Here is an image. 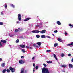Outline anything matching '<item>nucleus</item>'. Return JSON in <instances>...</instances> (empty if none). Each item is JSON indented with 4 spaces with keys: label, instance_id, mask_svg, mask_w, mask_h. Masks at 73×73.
Here are the masks:
<instances>
[{
    "label": "nucleus",
    "instance_id": "48",
    "mask_svg": "<svg viewBox=\"0 0 73 73\" xmlns=\"http://www.w3.org/2000/svg\"><path fill=\"white\" fill-rule=\"evenodd\" d=\"M34 59H35V57H33L32 58V60H34Z\"/></svg>",
    "mask_w": 73,
    "mask_h": 73
},
{
    "label": "nucleus",
    "instance_id": "10",
    "mask_svg": "<svg viewBox=\"0 0 73 73\" xmlns=\"http://www.w3.org/2000/svg\"><path fill=\"white\" fill-rule=\"evenodd\" d=\"M69 68H73V65L72 64H70L69 65Z\"/></svg>",
    "mask_w": 73,
    "mask_h": 73
},
{
    "label": "nucleus",
    "instance_id": "8",
    "mask_svg": "<svg viewBox=\"0 0 73 73\" xmlns=\"http://www.w3.org/2000/svg\"><path fill=\"white\" fill-rule=\"evenodd\" d=\"M19 46L20 47H21L22 48H25V45H23V44L22 45H20Z\"/></svg>",
    "mask_w": 73,
    "mask_h": 73
},
{
    "label": "nucleus",
    "instance_id": "13",
    "mask_svg": "<svg viewBox=\"0 0 73 73\" xmlns=\"http://www.w3.org/2000/svg\"><path fill=\"white\" fill-rule=\"evenodd\" d=\"M71 45V46H73V42H72L71 44H69L67 45V46H70Z\"/></svg>",
    "mask_w": 73,
    "mask_h": 73
},
{
    "label": "nucleus",
    "instance_id": "14",
    "mask_svg": "<svg viewBox=\"0 0 73 73\" xmlns=\"http://www.w3.org/2000/svg\"><path fill=\"white\" fill-rule=\"evenodd\" d=\"M7 71V69H5L4 70H3L2 71V73H5V72Z\"/></svg>",
    "mask_w": 73,
    "mask_h": 73
},
{
    "label": "nucleus",
    "instance_id": "29",
    "mask_svg": "<svg viewBox=\"0 0 73 73\" xmlns=\"http://www.w3.org/2000/svg\"><path fill=\"white\" fill-rule=\"evenodd\" d=\"M3 24H4L3 23L0 22V25H3Z\"/></svg>",
    "mask_w": 73,
    "mask_h": 73
},
{
    "label": "nucleus",
    "instance_id": "44",
    "mask_svg": "<svg viewBox=\"0 0 73 73\" xmlns=\"http://www.w3.org/2000/svg\"><path fill=\"white\" fill-rule=\"evenodd\" d=\"M42 25V24L41 23H40V25H39V26H41V25Z\"/></svg>",
    "mask_w": 73,
    "mask_h": 73
},
{
    "label": "nucleus",
    "instance_id": "15",
    "mask_svg": "<svg viewBox=\"0 0 73 73\" xmlns=\"http://www.w3.org/2000/svg\"><path fill=\"white\" fill-rule=\"evenodd\" d=\"M36 44L38 45L39 46H40L41 45V42H38L36 43Z\"/></svg>",
    "mask_w": 73,
    "mask_h": 73
},
{
    "label": "nucleus",
    "instance_id": "54",
    "mask_svg": "<svg viewBox=\"0 0 73 73\" xmlns=\"http://www.w3.org/2000/svg\"><path fill=\"white\" fill-rule=\"evenodd\" d=\"M35 47H38V46L36 45L35 46Z\"/></svg>",
    "mask_w": 73,
    "mask_h": 73
},
{
    "label": "nucleus",
    "instance_id": "24",
    "mask_svg": "<svg viewBox=\"0 0 73 73\" xmlns=\"http://www.w3.org/2000/svg\"><path fill=\"white\" fill-rule=\"evenodd\" d=\"M19 31V30H18V29H16L14 31V32L15 33L17 32H18Z\"/></svg>",
    "mask_w": 73,
    "mask_h": 73
},
{
    "label": "nucleus",
    "instance_id": "25",
    "mask_svg": "<svg viewBox=\"0 0 73 73\" xmlns=\"http://www.w3.org/2000/svg\"><path fill=\"white\" fill-rule=\"evenodd\" d=\"M16 43H19V39H17L16 41Z\"/></svg>",
    "mask_w": 73,
    "mask_h": 73
},
{
    "label": "nucleus",
    "instance_id": "37",
    "mask_svg": "<svg viewBox=\"0 0 73 73\" xmlns=\"http://www.w3.org/2000/svg\"><path fill=\"white\" fill-rule=\"evenodd\" d=\"M5 8H7V5H5Z\"/></svg>",
    "mask_w": 73,
    "mask_h": 73
},
{
    "label": "nucleus",
    "instance_id": "55",
    "mask_svg": "<svg viewBox=\"0 0 73 73\" xmlns=\"http://www.w3.org/2000/svg\"><path fill=\"white\" fill-rule=\"evenodd\" d=\"M52 35L53 36H54V34H52Z\"/></svg>",
    "mask_w": 73,
    "mask_h": 73
},
{
    "label": "nucleus",
    "instance_id": "11",
    "mask_svg": "<svg viewBox=\"0 0 73 73\" xmlns=\"http://www.w3.org/2000/svg\"><path fill=\"white\" fill-rule=\"evenodd\" d=\"M54 57L56 59V60H57V58L56 57V54H53Z\"/></svg>",
    "mask_w": 73,
    "mask_h": 73
},
{
    "label": "nucleus",
    "instance_id": "19",
    "mask_svg": "<svg viewBox=\"0 0 73 73\" xmlns=\"http://www.w3.org/2000/svg\"><path fill=\"white\" fill-rule=\"evenodd\" d=\"M46 62H47V63H48V64H50L52 63V61H47Z\"/></svg>",
    "mask_w": 73,
    "mask_h": 73
},
{
    "label": "nucleus",
    "instance_id": "47",
    "mask_svg": "<svg viewBox=\"0 0 73 73\" xmlns=\"http://www.w3.org/2000/svg\"><path fill=\"white\" fill-rule=\"evenodd\" d=\"M33 66H34V67H35V64L34 63L33 64Z\"/></svg>",
    "mask_w": 73,
    "mask_h": 73
},
{
    "label": "nucleus",
    "instance_id": "22",
    "mask_svg": "<svg viewBox=\"0 0 73 73\" xmlns=\"http://www.w3.org/2000/svg\"><path fill=\"white\" fill-rule=\"evenodd\" d=\"M36 37L37 38H40V36L39 35H36Z\"/></svg>",
    "mask_w": 73,
    "mask_h": 73
},
{
    "label": "nucleus",
    "instance_id": "17",
    "mask_svg": "<svg viewBox=\"0 0 73 73\" xmlns=\"http://www.w3.org/2000/svg\"><path fill=\"white\" fill-rule=\"evenodd\" d=\"M61 67H62V68H66V66H67V65H62L61 66Z\"/></svg>",
    "mask_w": 73,
    "mask_h": 73
},
{
    "label": "nucleus",
    "instance_id": "39",
    "mask_svg": "<svg viewBox=\"0 0 73 73\" xmlns=\"http://www.w3.org/2000/svg\"><path fill=\"white\" fill-rule=\"evenodd\" d=\"M46 37H47V38H50V37L49 36H47Z\"/></svg>",
    "mask_w": 73,
    "mask_h": 73
},
{
    "label": "nucleus",
    "instance_id": "38",
    "mask_svg": "<svg viewBox=\"0 0 73 73\" xmlns=\"http://www.w3.org/2000/svg\"><path fill=\"white\" fill-rule=\"evenodd\" d=\"M36 27H40V25H36Z\"/></svg>",
    "mask_w": 73,
    "mask_h": 73
},
{
    "label": "nucleus",
    "instance_id": "40",
    "mask_svg": "<svg viewBox=\"0 0 73 73\" xmlns=\"http://www.w3.org/2000/svg\"><path fill=\"white\" fill-rule=\"evenodd\" d=\"M36 44H34L33 45V46H34V47H36Z\"/></svg>",
    "mask_w": 73,
    "mask_h": 73
},
{
    "label": "nucleus",
    "instance_id": "34",
    "mask_svg": "<svg viewBox=\"0 0 73 73\" xmlns=\"http://www.w3.org/2000/svg\"><path fill=\"white\" fill-rule=\"evenodd\" d=\"M11 6H12L13 8H15V6L13 5V4H11Z\"/></svg>",
    "mask_w": 73,
    "mask_h": 73
},
{
    "label": "nucleus",
    "instance_id": "21",
    "mask_svg": "<svg viewBox=\"0 0 73 73\" xmlns=\"http://www.w3.org/2000/svg\"><path fill=\"white\" fill-rule=\"evenodd\" d=\"M57 45H58V44L55 43L54 44V47H56V46H57Z\"/></svg>",
    "mask_w": 73,
    "mask_h": 73
},
{
    "label": "nucleus",
    "instance_id": "43",
    "mask_svg": "<svg viewBox=\"0 0 73 73\" xmlns=\"http://www.w3.org/2000/svg\"><path fill=\"white\" fill-rule=\"evenodd\" d=\"M24 57L23 56H22L21 57V58H24Z\"/></svg>",
    "mask_w": 73,
    "mask_h": 73
},
{
    "label": "nucleus",
    "instance_id": "31",
    "mask_svg": "<svg viewBox=\"0 0 73 73\" xmlns=\"http://www.w3.org/2000/svg\"><path fill=\"white\" fill-rule=\"evenodd\" d=\"M22 51L23 53H25V50H24V49H22Z\"/></svg>",
    "mask_w": 73,
    "mask_h": 73
},
{
    "label": "nucleus",
    "instance_id": "51",
    "mask_svg": "<svg viewBox=\"0 0 73 73\" xmlns=\"http://www.w3.org/2000/svg\"><path fill=\"white\" fill-rule=\"evenodd\" d=\"M26 47L27 48H29V47L27 46H26Z\"/></svg>",
    "mask_w": 73,
    "mask_h": 73
},
{
    "label": "nucleus",
    "instance_id": "56",
    "mask_svg": "<svg viewBox=\"0 0 73 73\" xmlns=\"http://www.w3.org/2000/svg\"><path fill=\"white\" fill-rule=\"evenodd\" d=\"M20 27H19V28H18V29H20Z\"/></svg>",
    "mask_w": 73,
    "mask_h": 73
},
{
    "label": "nucleus",
    "instance_id": "9",
    "mask_svg": "<svg viewBox=\"0 0 73 73\" xmlns=\"http://www.w3.org/2000/svg\"><path fill=\"white\" fill-rule=\"evenodd\" d=\"M24 68H22L21 69V73H24Z\"/></svg>",
    "mask_w": 73,
    "mask_h": 73
},
{
    "label": "nucleus",
    "instance_id": "49",
    "mask_svg": "<svg viewBox=\"0 0 73 73\" xmlns=\"http://www.w3.org/2000/svg\"><path fill=\"white\" fill-rule=\"evenodd\" d=\"M71 62H73V58H72L71 60Z\"/></svg>",
    "mask_w": 73,
    "mask_h": 73
},
{
    "label": "nucleus",
    "instance_id": "46",
    "mask_svg": "<svg viewBox=\"0 0 73 73\" xmlns=\"http://www.w3.org/2000/svg\"><path fill=\"white\" fill-rule=\"evenodd\" d=\"M20 38H24V37H23V36H21L20 37Z\"/></svg>",
    "mask_w": 73,
    "mask_h": 73
},
{
    "label": "nucleus",
    "instance_id": "33",
    "mask_svg": "<svg viewBox=\"0 0 73 73\" xmlns=\"http://www.w3.org/2000/svg\"><path fill=\"white\" fill-rule=\"evenodd\" d=\"M35 68L36 69H38V66H36L35 67Z\"/></svg>",
    "mask_w": 73,
    "mask_h": 73
},
{
    "label": "nucleus",
    "instance_id": "50",
    "mask_svg": "<svg viewBox=\"0 0 73 73\" xmlns=\"http://www.w3.org/2000/svg\"><path fill=\"white\" fill-rule=\"evenodd\" d=\"M17 23L18 24H19V23H20V22H19V21H17Z\"/></svg>",
    "mask_w": 73,
    "mask_h": 73
},
{
    "label": "nucleus",
    "instance_id": "1",
    "mask_svg": "<svg viewBox=\"0 0 73 73\" xmlns=\"http://www.w3.org/2000/svg\"><path fill=\"white\" fill-rule=\"evenodd\" d=\"M46 32V30H43L41 31H40L39 30H33L32 31L33 33H38L39 32H40L42 34H43V33H45Z\"/></svg>",
    "mask_w": 73,
    "mask_h": 73
},
{
    "label": "nucleus",
    "instance_id": "3",
    "mask_svg": "<svg viewBox=\"0 0 73 73\" xmlns=\"http://www.w3.org/2000/svg\"><path fill=\"white\" fill-rule=\"evenodd\" d=\"M42 73H49V70L47 68H46L44 67L42 69Z\"/></svg>",
    "mask_w": 73,
    "mask_h": 73
},
{
    "label": "nucleus",
    "instance_id": "16",
    "mask_svg": "<svg viewBox=\"0 0 73 73\" xmlns=\"http://www.w3.org/2000/svg\"><path fill=\"white\" fill-rule=\"evenodd\" d=\"M1 66L3 68L4 67V66H5V63H2L1 65Z\"/></svg>",
    "mask_w": 73,
    "mask_h": 73
},
{
    "label": "nucleus",
    "instance_id": "5",
    "mask_svg": "<svg viewBox=\"0 0 73 73\" xmlns=\"http://www.w3.org/2000/svg\"><path fill=\"white\" fill-rule=\"evenodd\" d=\"M1 42H3L4 44H6L7 42V41H6L5 40L2 39L1 40Z\"/></svg>",
    "mask_w": 73,
    "mask_h": 73
},
{
    "label": "nucleus",
    "instance_id": "57",
    "mask_svg": "<svg viewBox=\"0 0 73 73\" xmlns=\"http://www.w3.org/2000/svg\"><path fill=\"white\" fill-rule=\"evenodd\" d=\"M51 57H53V55H52V56H51Z\"/></svg>",
    "mask_w": 73,
    "mask_h": 73
},
{
    "label": "nucleus",
    "instance_id": "12",
    "mask_svg": "<svg viewBox=\"0 0 73 73\" xmlns=\"http://www.w3.org/2000/svg\"><path fill=\"white\" fill-rule=\"evenodd\" d=\"M41 37L42 38H45V37H46V36H45L44 35H42L41 36Z\"/></svg>",
    "mask_w": 73,
    "mask_h": 73
},
{
    "label": "nucleus",
    "instance_id": "26",
    "mask_svg": "<svg viewBox=\"0 0 73 73\" xmlns=\"http://www.w3.org/2000/svg\"><path fill=\"white\" fill-rule=\"evenodd\" d=\"M61 57H64V53H62L61 54Z\"/></svg>",
    "mask_w": 73,
    "mask_h": 73
},
{
    "label": "nucleus",
    "instance_id": "27",
    "mask_svg": "<svg viewBox=\"0 0 73 73\" xmlns=\"http://www.w3.org/2000/svg\"><path fill=\"white\" fill-rule=\"evenodd\" d=\"M43 65L44 67H46L47 66V65L45 63L43 64Z\"/></svg>",
    "mask_w": 73,
    "mask_h": 73
},
{
    "label": "nucleus",
    "instance_id": "32",
    "mask_svg": "<svg viewBox=\"0 0 73 73\" xmlns=\"http://www.w3.org/2000/svg\"><path fill=\"white\" fill-rule=\"evenodd\" d=\"M57 32H58V31H57V30H55L54 31V33H57Z\"/></svg>",
    "mask_w": 73,
    "mask_h": 73
},
{
    "label": "nucleus",
    "instance_id": "52",
    "mask_svg": "<svg viewBox=\"0 0 73 73\" xmlns=\"http://www.w3.org/2000/svg\"><path fill=\"white\" fill-rule=\"evenodd\" d=\"M30 48L31 49H32L33 48L32 47H30Z\"/></svg>",
    "mask_w": 73,
    "mask_h": 73
},
{
    "label": "nucleus",
    "instance_id": "58",
    "mask_svg": "<svg viewBox=\"0 0 73 73\" xmlns=\"http://www.w3.org/2000/svg\"><path fill=\"white\" fill-rule=\"evenodd\" d=\"M33 72H35V70H33Z\"/></svg>",
    "mask_w": 73,
    "mask_h": 73
},
{
    "label": "nucleus",
    "instance_id": "18",
    "mask_svg": "<svg viewBox=\"0 0 73 73\" xmlns=\"http://www.w3.org/2000/svg\"><path fill=\"white\" fill-rule=\"evenodd\" d=\"M57 40L59 41V42H62V40L60 38H58Z\"/></svg>",
    "mask_w": 73,
    "mask_h": 73
},
{
    "label": "nucleus",
    "instance_id": "35",
    "mask_svg": "<svg viewBox=\"0 0 73 73\" xmlns=\"http://www.w3.org/2000/svg\"><path fill=\"white\" fill-rule=\"evenodd\" d=\"M0 46L1 47H2V46H3V45H2V44H1V42H0Z\"/></svg>",
    "mask_w": 73,
    "mask_h": 73
},
{
    "label": "nucleus",
    "instance_id": "4",
    "mask_svg": "<svg viewBox=\"0 0 73 73\" xmlns=\"http://www.w3.org/2000/svg\"><path fill=\"white\" fill-rule=\"evenodd\" d=\"M18 16V19L19 21H21V14H19Z\"/></svg>",
    "mask_w": 73,
    "mask_h": 73
},
{
    "label": "nucleus",
    "instance_id": "20",
    "mask_svg": "<svg viewBox=\"0 0 73 73\" xmlns=\"http://www.w3.org/2000/svg\"><path fill=\"white\" fill-rule=\"evenodd\" d=\"M57 23L58 25H61V23L58 21H57Z\"/></svg>",
    "mask_w": 73,
    "mask_h": 73
},
{
    "label": "nucleus",
    "instance_id": "7",
    "mask_svg": "<svg viewBox=\"0 0 73 73\" xmlns=\"http://www.w3.org/2000/svg\"><path fill=\"white\" fill-rule=\"evenodd\" d=\"M31 19V18H27L25 19L24 20V21H27Z\"/></svg>",
    "mask_w": 73,
    "mask_h": 73
},
{
    "label": "nucleus",
    "instance_id": "45",
    "mask_svg": "<svg viewBox=\"0 0 73 73\" xmlns=\"http://www.w3.org/2000/svg\"><path fill=\"white\" fill-rule=\"evenodd\" d=\"M65 34L66 35H68V33H67L66 32H65Z\"/></svg>",
    "mask_w": 73,
    "mask_h": 73
},
{
    "label": "nucleus",
    "instance_id": "41",
    "mask_svg": "<svg viewBox=\"0 0 73 73\" xmlns=\"http://www.w3.org/2000/svg\"><path fill=\"white\" fill-rule=\"evenodd\" d=\"M4 13H3V12H1V14L2 15H3V14Z\"/></svg>",
    "mask_w": 73,
    "mask_h": 73
},
{
    "label": "nucleus",
    "instance_id": "2",
    "mask_svg": "<svg viewBox=\"0 0 73 73\" xmlns=\"http://www.w3.org/2000/svg\"><path fill=\"white\" fill-rule=\"evenodd\" d=\"M10 70L11 71L12 73H13L15 72V68H12V67H10L9 69H7L6 70L7 72V73H10Z\"/></svg>",
    "mask_w": 73,
    "mask_h": 73
},
{
    "label": "nucleus",
    "instance_id": "53",
    "mask_svg": "<svg viewBox=\"0 0 73 73\" xmlns=\"http://www.w3.org/2000/svg\"><path fill=\"white\" fill-rule=\"evenodd\" d=\"M2 60H3L2 58H0V61H2Z\"/></svg>",
    "mask_w": 73,
    "mask_h": 73
},
{
    "label": "nucleus",
    "instance_id": "30",
    "mask_svg": "<svg viewBox=\"0 0 73 73\" xmlns=\"http://www.w3.org/2000/svg\"><path fill=\"white\" fill-rule=\"evenodd\" d=\"M47 52H48V53H49L51 51L50 50H47L46 51Z\"/></svg>",
    "mask_w": 73,
    "mask_h": 73
},
{
    "label": "nucleus",
    "instance_id": "6",
    "mask_svg": "<svg viewBox=\"0 0 73 73\" xmlns=\"http://www.w3.org/2000/svg\"><path fill=\"white\" fill-rule=\"evenodd\" d=\"M19 64H23L24 63V61L23 60H20L19 61Z\"/></svg>",
    "mask_w": 73,
    "mask_h": 73
},
{
    "label": "nucleus",
    "instance_id": "23",
    "mask_svg": "<svg viewBox=\"0 0 73 73\" xmlns=\"http://www.w3.org/2000/svg\"><path fill=\"white\" fill-rule=\"evenodd\" d=\"M69 26H70V27H72V28H73V24L72 25L71 24H69Z\"/></svg>",
    "mask_w": 73,
    "mask_h": 73
},
{
    "label": "nucleus",
    "instance_id": "42",
    "mask_svg": "<svg viewBox=\"0 0 73 73\" xmlns=\"http://www.w3.org/2000/svg\"><path fill=\"white\" fill-rule=\"evenodd\" d=\"M9 36H10V37H13V36L12 35H10V34H9Z\"/></svg>",
    "mask_w": 73,
    "mask_h": 73
},
{
    "label": "nucleus",
    "instance_id": "28",
    "mask_svg": "<svg viewBox=\"0 0 73 73\" xmlns=\"http://www.w3.org/2000/svg\"><path fill=\"white\" fill-rule=\"evenodd\" d=\"M20 32H22L23 31V29L21 28L20 30H19Z\"/></svg>",
    "mask_w": 73,
    "mask_h": 73
},
{
    "label": "nucleus",
    "instance_id": "36",
    "mask_svg": "<svg viewBox=\"0 0 73 73\" xmlns=\"http://www.w3.org/2000/svg\"><path fill=\"white\" fill-rule=\"evenodd\" d=\"M68 56H69V57H71V54H68Z\"/></svg>",
    "mask_w": 73,
    "mask_h": 73
}]
</instances>
